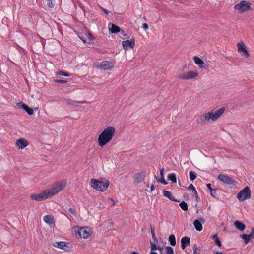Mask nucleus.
Masks as SVG:
<instances>
[{
	"mask_svg": "<svg viewBox=\"0 0 254 254\" xmlns=\"http://www.w3.org/2000/svg\"><path fill=\"white\" fill-rule=\"evenodd\" d=\"M225 108L222 107L216 111L204 113L197 117L196 122L199 124H205L210 121H215L224 113Z\"/></svg>",
	"mask_w": 254,
	"mask_h": 254,
	"instance_id": "f257e3e1",
	"label": "nucleus"
},
{
	"mask_svg": "<svg viewBox=\"0 0 254 254\" xmlns=\"http://www.w3.org/2000/svg\"><path fill=\"white\" fill-rule=\"evenodd\" d=\"M116 133V129L113 126H109L105 128L98 138V144L103 147L109 142L114 136Z\"/></svg>",
	"mask_w": 254,
	"mask_h": 254,
	"instance_id": "f03ea898",
	"label": "nucleus"
},
{
	"mask_svg": "<svg viewBox=\"0 0 254 254\" xmlns=\"http://www.w3.org/2000/svg\"><path fill=\"white\" fill-rule=\"evenodd\" d=\"M66 184L67 181L66 180H62L55 182L52 185L47 188L46 190L50 198L61 191L65 188Z\"/></svg>",
	"mask_w": 254,
	"mask_h": 254,
	"instance_id": "7ed1b4c3",
	"label": "nucleus"
},
{
	"mask_svg": "<svg viewBox=\"0 0 254 254\" xmlns=\"http://www.w3.org/2000/svg\"><path fill=\"white\" fill-rule=\"evenodd\" d=\"M90 186L99 191H105L109 187V182L107 181L103 182L96 179H92L90 183Z\"/></svg>",
	"mask_w": 254,
	"mask_h": 254,
	"instance_id": "20e7f679",
	"label": "nucleus"
},
{
	"mask_svg": "<svg viewBox=\"0 0 254 254\" xmlns=\"http://www.w3.org/2000/svg\"><path fill=\"white\" fill-rule=\"evenodd\" d=\"M251 4L245 0H242L239 3L235 4L234 6L235 10L238 13H243L252 10Z\"/></svg>",
	"mask_w": 254,
	"mask_h": 254,
	"instance_id": "39448f33",
	"label": "nucleus"
},
{
	"mask_svg": "<svg viewBox=\"0 0 254 254\" xmlns=\"http://www.w3.org/2000/svg\"><path fill=\"white\" fill-rule=\"evenodd\" d=\"M251 197V191L248 187H246L237 194V198L240 201H243Z\"/></svg>",
	"mask_w": 254,
	"mask_h": 254,
	"instance_id": "423d86ee",
	"label": "nucleus"
},
{
	"mask_svg": "<svg viewBox=\"0 0 254 254\" xmlns=\"http://www.w3.org/2000/svg\"><path fill=\"white\" fill-rule=\"evenodd\" d=\"M30 198L37 201H41L50 198L46 189L39 194H33L30 195Z\"/></svg>",
	"mask_w": 254,
	"mask_h": 254,
	"instance_id": "0eeeda50",
	"label": "nucleus"
},
{
	"mask_svg": "<svg viewBox=\"0 0 254 254\" xmlns=\"http://www.w3.org/2000/svg\"><path fill=\"white\" fill-rule=\"evenodd\" d=\"M198 72L196 71H190L182 74H180L178 75L179 79L182 80H190L194 79L198 76Z\"/></svg>",
	"mask_w": 254,
	"mask_h": 254,
	"instance_id": "6e6552de",
	"label": "nucleus"
},
{
	"mask_svg": "<svg viewBox=\"0 0 254 254\" xmlns=\"http://www.w3.org/2000/svg\"><path fill=\"white\" fill-rule=\"evenodd\" d=\"M218 179L227 185H236V182L229 176L224 174H220L218 176Z\"/></svg>",
	"mask_w": 254,
	"mask_h": 254,
	"instance_id": "1a4fd4ad",
	"label": "nucleus"
},
{
	"mask_svg": "<svg viewBox=\"0 0 254 254\" xmlns=\"http://www.w3.org/2000/svg\"><path fill=\"white\" fill-rule=\"evenodd\" d=\"M91 234V231L87 227H82L78 230V234L80 238L87 239L89 238Z\"/></svg>",
	"mask_w": 254,
	"mask_h": 254,
	"instance_id": "9d476101",
	"label": "nucleus"
},
{
	"mask_svg": "<svg viewBox=\"0 0 254 254\" xmlns=\"http://www.w3.org/2000/svg\"><path fill=\"white\" fill-rule=\"evenodd\" d=\"M238 48V52L241 54L242 56L247 58L249 57V54L246 48V46L243 42L238 43L237 44Z\"/></svg>",
	"mask_w": 254,
	"mask_h": 254,
	"instance_id": "9b49d317",
	"label": "nucleus"
},
{
	"mask_svg": "<svg viewBox=\"0 0 254 254\" xmlns=\"http://www.w3.org/2000/svg\"><path fill=\"white\" fill-rule=\"evenodd\" d=\"M122 45L125 50L133 49L135 46L134 39H132L130 40L124 41L122 42Z\"/></svg>",
	"mask_w": 254,
	"mask_h": 254,
	"instance_id": "f8f14e48",
	"label": "nucleus"
},
{
	"mask_svg": "<svg viewBox=\"0 0 254 254\" xmlns=\"http://www.w3.org/2000/svg\"><path fill=\"white\" fill-rule=\"evenodd\" d=\"M67 244H68L65 242L61 241L54 243L53 245L55 247H57L65 251H68L69 247L67 246Z\"/></svg>",
	"mask_w": 254,
	"mask_h": 254,
	"instance_id": "ddd939ff",
	"label": "nucleus"
},
{
	"mask_svg": "<svg viewBox=\"0 0 254 254\" xmlns=\"http://www.w3.org/2000/svg\"><path fill=\"white\" fill-rule=\"evenodd\" d=\"M113 67L112 64L106 61L102 62L99 66V68L105 70L111 69Z\"/></svg>",
	"mask_w": 254,
	"mask_h": 254,
	"instance_id": "4468645a",
	"label": "nucleus"
},
{
	"mask_svg": "<svg viewBox=\"0 0 254 254\" xmlns=\"http://www.w3.org/2000/svg\"><path fill=\"white\" fill-rule=\"evenodd\" d=\"M190 243V239L189 237H184L181 240V247L184 250L185 248L189 246Z\"/></svg>",
	"mask_w": 254,
	"mask_h": 254,
	"instance_id": "2eb2a0df",
	"label": "nucleus"
},
{
	"mask_svg": "<svg viewBox=\"0 0 254 254\" xmlns=\"http://www.w3.org/2000/svg\"><path fill=\"white\" fill-rule=\"evenodd\" d=\"M17 106L20 108L24 110L29 115H31L33 114V110L32 108H30L28 106L23 104L22 102H20L17 104Z\"/></svg>",
	"mask_w": 254,
	"mask_h": 254,
	"instance_id": "dca6fc26",
	"label": "nucleus"
},
{
	"mask_svg": "<svg viewBox=\"0 0 254 254\" xmlns=\"http://www.w3.org/2000/svg\"><path fill=\"white\" fill-rule=\"evenodd\" d=\"M16 145L19 149H24L28 145L27 141L23 139H19L16 141Z\"/></svg>",
	"mask_w": 254,
	"mask_h": 254,
	"instance_id": "f3484780",
	"label": "nucleus"
},
{
	"mask_svg": "<svg viewBox=\"0 0 254 254\" xmlns=\"http://www.w3.org/2000/svg\"><path fill=\"white\" fill-rule=\"evenodd\" d=\"M193 60L195 64H197L201 68H205L204 67L205 64L204 62L198 57L194 56Z\"/></svg>",
	"mask_w": 254,
	"mask_h": 254,
	"instance_id": "a211bd4d",
	"label": "nucleus"
},
{
	"mask_svg": "<svg viewBox=\"0 0 254 254\" xmlns=\"http://www.w3.org/2000/svg\"><path fill=\"white\" fill-rule=\"evenodd\" d=\"M109 30L112 33H118L120 31V28L119 27L116 26V25L110 23L108 25Z\"/></svg>",
	"mask_w": 254,
	"mask_h": 254,
	"instance_id": "6ab92c4d",
	"label": "nucleus"
},
{
	"mask_svg": "<svg viewBox=\"0 0 254 254\" xmlns=\"http://www.w3.org/2000/svg\"><path fill=\"white\" fill-rule=\"evenodd\" d=\"M234 224L236 228L241 231H243L246 227L245 225L239 221H236Z\"/></svg>",
	"mask_w": 254,
	"mask_h": 254,
	"instance_id": "aec40b11",
	"label": "nucleus"
},
{
	"mask_svg": "<svg viewBox=\"0 0 254 254\" xmlns=\"http://www.w3.org/2000/svg\"><path fill=\"white\" fill-rule=\"evenodd\" d=\"M163 194L164 196L166 197L170 200L176 201L175 197L172 195V194L170 191L168 190H164L163 191Z\"/></svg>",
	"mask_w": 254,
	"mask_h": 254,
	"instance_id": "412c9836",
	"label": "nucleus"
},
{
	"mask_svg": "<svg viewBox=\"0 0 254 254\" xmlns=\"http://www.w3.org/2000/svg\"><path fill=\"white\" fill-rule=\"evenodd\" d=\"M193 225L197 231H201L202 230V225L198 220H195L193 222Z\"/></svg>",
	"mask_w": 254,
	"mask_h": 254,
	"instance_id": "4be33fe9",
	"label": "nucleus"
},
{
	"mask_svg": "<svg viewBox=\"0 0 254 254\" xmlns=\"http://www.w3.org/2000/svg\"><path fill=\"white\" fill-rule=\"evenodd\" d=\"M144 175L142 174H141V173H139V174L135 175V176L134 177V181L137 183H140L144 180Z\"/></svg>",
	"mask_w": 254,
	"mask_h": 254,
	"instance_id": "5701e85b",
	"label": "nucleus"
},
{
	"mask_svg": "<svg viewBox=\"0 0 254 254\" xmlns=\"http://www.w3.org/2000/svg\"><path fill=\"white\" fill-rule=\"evenodd\" d=\"M206 186L208 190H210L211 195L213 197L215 196L216 195L217 189H213L211 188V185L210 183L207 184Z\"/></svg>",
	"mask_w": 254,
	"mask_h": 254,
	"instance_id": "b1692460",
	"label": "nucleus"
},
{
	"mask_svg": "<svg viewBox=\"0 0 254 254\" xmlns=\"http://www.w3.org/2000/svg\"><path fill=\"white\" fill-rule=\"evenodd\" d=\"M44 222L47 224H51L53 223V219L50 215H46L43 217Z\"/></svg>",
	"mask_w": 254,
	"mask_h": 254,
	"instance_id": "393cba45",
	"label": "nucleus"
},
{
	"mask_svg": "<svg viewBox=\"0 0 254 254\" xmlns=\"http://www.w3.org/2000/svg\"><path fill=\"white\" fill-rule=\"evenodd\" d=\"M168 179L174 183H177V179L175 173H170L168 175Z\"/></svg>",
	"mask_w": 254,
	"mask_h": 254,
	"instance_id": "a878e982",
	"label": "nucleus"
},
{
	"mask_svg": "<svg viewBox=\"0 0 254 254\" xmlns=\"http://www.w3.org/2000/svg\"><path fill=\"white\" fill-rule=\"evenodd\" d=\"M240 237L244 240L245 243L246 244H248L249 243V242L250 241V239L252 238L250 234L247 235V234H245L241 235Z\"/></svg>",
	"mask_w": 254,
	"mask_h": 254,
	"instance_id": "bb28decb",
	"label": "nucleus"
},
{
	"mask_svg": "<svg viewBox=\"0 0 254 254\" xmlns=\"http://www.w3.org/2000/svg\"><path fill=\"white\" fill-rule=\"evenodd\" d=\"M59 1V0H47V5L50 8H53L55 4Z\"/></svg>",
	"mask_w": 254,
	"mask_h": 254,
	"instance_id": "cd10ccee",
	"label": "nucleus"
},
{
	"mask_svg": "<svg viewBox=\"0 0 254 254\" xmlns=\"http://www.w3.org/2000/svg\"><path fill=\"white\" fill-rule=\"evenodd\" d=\"M168 240L172 246H175L176 245V238L174 235H171L169 237Z\"/></svg>",
	"mask_w": 254,
	"mask_h": 254,
	"instance_id": "c85d7f7f",
	"label": "nucleus"
},
{
	"mask_svg": "<svg viewBox=\"0 0 254 254\" xmlns=\"http://www.w3.org/2000/svg\"><path fill=\"white\" fill-rule=\"evenodd\" d=\"M211 238L213 239H214V242H215V243L217 244V245L218 246H219V247L221 246V243L220 240L218 238L217 234H214V235H212L211 236Z\"/></svg>",
	"mask_w": 254,
	"mask_h": 254,
	"instance_id": "c756f323",
	"label": "nucleus"
},
{
	"mask_svg": "<svg viewBox=\"0 0 254 254\" xmlns=\"http://www.w3.org/2000/svg\"><path fill=\"white\" fill-rule=\"evenodd\" d=\"M179 206L182 208V210L184 211H187L188 210V205L187 203L185 201H182L179 204Z\"/></svg>",
	"mask_w": 254,
	"mask_h": 254,
	"instance_id": "7c9ffc66",
	"label": "nucleus"
},
{
	"mask_svg": "<svg viewBox=\"0 0 254 254\" xmlns=\"http://www.w3.org/2000/svg\"><path fill=\"white\" fill-rule=\"evenodd\" d=\"M189 177H190V179L191 181H194L196 178V175L195 174V173L193 172V171H190L189 172Z\"/></svg>",
	"mask_w": 254,
	"mask_h": 254,
	"instance_id": "2f4dec72",
	"label": "nucleus"
},
{
	"mask_svg": "<svg viewBox=\"0 0 254 254\" xmlns=\"http://www.w3.org/2000/svg\"><path fill=\"white\" fill-rule=\"evenodd\" d=\"M166 254H174V250L170 246H167L166 247Z\"/></svg>",
	"mask_w": 254,
	"mask_h": 254,
	"instance_id": "473e14b6",
	"label": "nucleus"
},
{
	"mask_svg": "<svg viewBox=\"0 0 254 254\" xmlns=\"http://www.w3.org/2000/svg\"><path fill=\"white\" fill-rule=\"evenodd\" d=\"M151 232L152 239L156 243H158V239H157V238L156 237L155 235L154 229L152 227L151 228Z\"/></svg>",
	"mask_w": 254,
	"mask_h": 254,
	"instance_id": "72a5a7b5",
	"label": "nucleus"
},
{
	"mask_svg": "<svg viewBox=\"0 0 254 254\" xmlns=\"http://www.w3.org/2000/svg\"><path fill=\"white\" fill-rule=\"evenodd\" d=\"M151 252H154V251L157 250L158 246L155 244V243H153L151 242Z\"/></svg>",
	"mask_w": 254,
	"mask_h": 254,
	"instance_id": "f704fd0d",
	"label": "nucleus"
},
{
	"mask_svg": "<svg viewBox=\"0 0 254 254\" xmlns=\"http://www.w3.org/2000/svg\"><path fill=\"white\" fill-rule=\"evenodd\" d=\"M155 178H156V179L157 180V181L158 182H160V183H161L162 184H163L164 185H167V182L165 180L164 177H160V179H158L156 177V176H155Z\"/></svg>",
	"mask_w": 254,
	"mask_h": 254,
	"instance_id": "c9c22d12",
	"label": "nucleus"
},
{
	"mask_svg": "<svg viewBox=\"0 0 254 254\" xmlns=\"http://www.w3.org/2000/svg\"><path fill=\"white\" fill-rule=\"evenodd\" d=\"M188 189L191 190L195 194L197 193V191L194 186L192 184H190L188 187Z\"/></svg>",
	"mask_w": 254,
	"mask_h": 254,
	"instance_id": "e433bc0d",
	"label": "nucleus"
},
{
	"mask_svg": "<svg viewBox=\"0 0 254 254\" xmlns=\"http://www.w3.org/2000/svg\"><path fill=\"white\" fill-rule=\"evenodd\" d=\"M59 75L64 76H69V74L67 72H65L63 71H60L57 73Z\"/></svg>",
	"mask_w": 254,
	"mask_h": 254,
	"instance_id": "4c0bfd02",
	"label": "nucleus"
},
{
	"mask_svg": "<svg viewBox=\"0 0 254 254\" xmlns=\"http://www.w3.org/2000/svg\"><path fill=\"white\" fill-rule=\"evenodd\" d=\"M107 201H108V203L110 204L112 206L115 205L114 201L113 199H111V198H108Z\"/></svg>",
	"mask_w": 254,
	"mask_h": 254,
	"instance_id": "58836bf2",
	"label": "nucleus"
},
{
	"mask_svg": "<svg viewBox=\"0 0 254 254\" xmlns=\"http://www.w3.org/2000/svg\"><path fill=\"white\" fill-rule=\"evenodd\" d=\"M55 81L58 83H67V81L66 80H62V79H57L55 80Z\"/></svg>",
	"mask_w": 254,
	"mask_h": 254,
	"instance_id": "ea45409f",
	"label": "nucleus"
},
{
	"mask_svg": "<svg viewBox=\"0 0 254 254\" xmlns=\"http://www.w3.org/2000/svg\"><path fill=\"white\" fill-rule=\"evenodd\" d=\"M68 211L70 213H71L73 215H76L75 211L72 208H70L68 209Z\"/></svg>",
	"mask_w": 254,
	"mask_h": 254,
	"instance_id": "a19ab883",
	"label": "nucleus"
},
{
	"mask_svg": "<svg viewBox=\"0 0 254 254\" xmlns=\"http://www.w3.org/2000/svg\"><path fill=\"white\" fill-rule=\"evenodd\" d=\"M164 169L163 168L160 170V177H164Z\"/></svg>",
	"mask_w": 254,
	"mask_h": 254,
	"instance_id": "79ce46f5",
	"label": "nucleus"
},
{
	"mask_svg": "<svg viewBox=\"0 0 254 254\" xmlns=\"http://www.w3.org/2000/svg\"><path fill=\"white\" fill-rule=\"evenodd\" d=\"M142 28L145 30H147L148 29V24L147 23H144L142 25Z\"/></svg>",
	"mask_w": 254,
	"mask_h": 254,
	"instance_id": "37998d69",
	"label": "nucleus"
},
{
	"mask_svg": "<svg viewBox=\"0 0 254 254\" xmlns=\"http://www.w3.org/2000/svg\"><path fill=\"white\" fill-rule=\"evenodd\" d=\"M250 234L251 235V238H254V228H253L252 229L251 232Z\"/></svg>",
	"mask_w": 254,
	"mask_h": 254,
	"instance_id": "c03bdc74",
	"label": "nucleus"
},
{
	"mask_svg": "<svg viewBox=\"0 0 254 254\" xmlns=\"http://www.w3.org/2000/svg\"><path fill=\"white\" fill-rule=\"evenodd\" d=\"M79 37L84 43H86V38H84V37H83V36H79Z\"/></svg>",
	"mask_w": 254,
	"mask_h": 254,
	"instance_id": "a18cd8bd",
	"label": "nucleus"
},
{
	"mask_svg": "<svg viewBox=\"0 0 254 254\" xmlns=\"http://www.w3.org/2000/svg\"><path fill=\"white\" fill-rule=\"evenodd\" d=\"M193 251H197V245L196 244H194L193 246Z\"/></svg>",
	"mask_w": 254,
	"mask_h": 254,
	"instance_id": "49530a36",
	"label": "nucleus"
},
{
	"mask_svg": "<svg viewBox=\"0 0 254 254\" xmlns=\"http://www.w3.org/2000/svg\"><path fill=\"white\" fill-rule=\"evenodd\" d=\"M102 10L105 14H108L109 13V11L107 10H106V9L102 8Z\"/></svg>",
	"mask_w": 254,
	"mask_h": 254,
	"instance_id": "de8ad7c7",
	"label": "nucleus"
},
{
	"mask_svg": "<svg viewBox=\"0 0 254 254\" xmlns=\"http://www.w3.org/2000/svg\"><path fill=\"white\" fill-rule=\"evenodd\" d=\"M150 190H151V191H152V190H154V185H152L151 186Z\"/></svg>",
	"mask_w": 254,
	"mask_h": 254,
	"instance_id": "09e8293b",
	"label": "nucleus"
},
{
	"mask_svg": "<svg viewBox=\"0 0 254 254\" xmlns=\"http://www.w3.org/2000/svg\"><path fill=\"white\" fill-rule=\"evenodd\" d=\"M215 254H225L222 252H215Z\"/></svg>",
	"mask_w": 254,
	"mask_h": 254,
	"instance_id": "8fccbe9b",
	"label": "nucleus"
},
{
	"mask_svg": "<svg viewBox=\"0 0 254 254\" xmlns=\"http://www.w3.org/2000/svg\"><path fill=\"white\" fill-rule=\"evenodd\" d=\"M157 250H159L160 251H162L163 250V248L161 247L160 246H158Z\"/></svg>",
	"mask_w": 254,
	"mask_h": 254,
	"instance_id": "3c124183",
	"label": "nucleus"
},
{
	"mask_svg": "<svg viewBox=\"0 0 254 254\" xmlns=\"http://www.w3.org/2000/svg\"><path fill=\"white\" fill-rule=\"evenodd\" d=\"M150 254H158L155 252H150Z\"/></svg>",
	"mask_w": 254,
	"mask_h": 254,
	"instance_id": "603ef678",
	"label": "nucleus"
},
{
	"mask_svg": "<svg viewBox=\"0 0 254 254\" xmlns=\"http://www.w3.org/2000/svg\"><path fill=\"white\" fill-rule=\"evenodd\" d=\"M130 254H139L136 252H132Z\"/></svg>",
	"mask_w": 254,
	"mask_h": 254,
	"instance_id": "864d4df0",
	"label": "nucleus"
},
{
	"mask_svg": "<svg viewBox=\"0 0 254 254\" xmlns=\"http://www.w3.org/2000/svg\"><path fill=\"white\" fill-rule=\"evenodd\" d=\"M193 254H200V253L198 252H197V251H193Z\"/></svg>",
	"mask_w": 254,
	"mask_h": 254,
	"instance_id": "5fc2aeb1",
	"label": "nucleus"
},
{
	"mask_svg": "<svg viewBox=\"0 0 254 254\" xmlns=\"http://www.w3.org/2000/svg\"><path fill=\"white\" fill-rule=\"evenodd\" d=\"M87 35L89 37H92V35L90 33H88Z\"/></svg>",
	"mask_w": 254,
	"mask_h": 254,
	"instance_id": "6e6d98bb",
	"label": "nucleus"
},
{
	"mask_svg": "<svg viewBox=\"0 0 254 254\" xmlns=\"http://www.w3.org/2000/svg\"><path fill=\"white\" fill-rule=\"evenodd\" d=\"M196 199H198V196H197V194H196Z\"/></svg>",
	"mask_w": 254,
	"mask_h": 254,
	"instance_id": "4d7b16f0",
	"label": "nucleus"
}]
</instances>
